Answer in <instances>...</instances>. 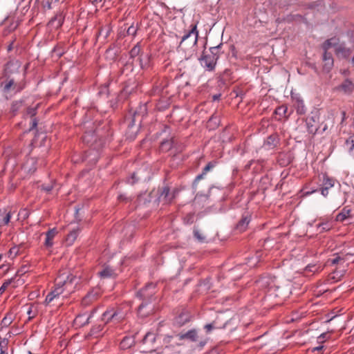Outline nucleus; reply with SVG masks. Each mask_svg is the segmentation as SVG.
Returning <instances> with one entry per match:
<instances>
[{
    "label": "nucleus",
    "mask_w": 354,
    "mask_h": 354,
    "mask_svg": "<svg viewBox=\"0 0 354 354\" xmlns=\"http://www.w3.org/2000/svg\"><path fill=\"white\" fill-rule=\"evenodd\" d=\"M197 24H191L190 29L182 37L177 48L178 52L184 53V57L187 59L196 53L199 34L197 30Z\"/></svg>",
    "instance_id": "obj_1"
},
{
    "label": "nucleus",
    "mask_w": 354,
    "mask_h": 354,
    "mask_svg": "<svg viewBox=\"0 0 354 354\" xmlns=\"http://www.w3.org/2000/svg\"><path fill=\"white\" fill-rule=\"evenodd\" d=\"M80 279L73 274L67 276L66 279H61L59 277L56 279L55 288L46 296L44 303L46 305L50 304L55 299L59 298L60 295L65 290L69 292L73 288V285H77Z\"/></svg>",
    "instance_id": "obj_2"
},
{
    "label": "nucleus",
    "mask_w": 354,
    "mask_h": 354,
    "mask_svg": "<svg viewBox=\"0 0 354 354\" xmlns=\"http://www.w3.org/2000/svg\"><path fill=\"white\" fill-rule=\"evenodd\" d=\"M127 312L120 307H110L102 315L101 321L104 324L122 323L127 317Z\"/></svg>",
    "instance_id": "obj_3"
},
{
    "label": "nucleus",
    "mask_w": 354,
    "mask_h": 354,
    "mask_svg": "<svg viewBox=\"0 0 354 354\" xmlns=\"http://www.w3.org/2000/svg\"><path fill=\"white\" fill-rule=\"evenodd\" d=\"M223 44L221 43L216 46L211 47L209 48L210 54L205 55L203 53L201 57L199 59L202 66L207 68L209 71L214 70L217 60L220 57V49L221 48Z\"/></svg>",
    "instance_id": "obj_4"
},
{
    "label": "nucleus",
    "mask_w": 354,
    "mask_h": 354,
    "mask_svg": "<svg viewBox=\"0 0 354 354\" xmlns=\"http://www.w3.org/2000/svg\"><path fill=\"white\" fill-rule=\"evenodd\" d=\"M306 127L308 133L310 134L312 137L317 133H319L321 128V133L324 132L328 128L326 124L321 123L320 117L317 113H315L306 118Z\"/></svg>",
    "instance_id": "obj_5"
},
{
    "label": "nucleus",
    "mask_w": 354,
    "mask_h": 354,
    "mask_svg": "<svg viewBox=\"0 0 354 354\" xmlns=\"http://www.w3.org/2000/svg\"><path fill=\"white\" fill-rule=\"evenodd\" d=\"M179 340L187 339L191 342H198L197 346L203 348L207 343V337H201L196 329H191L186 333H180L176 335Z\"/></svg>",
    "instance_id": "obj_6"
},
{
    "label": "nucleus",
    "mask_w": 354,
    "mask_h": 354,
    "mask_svg": "<svg viewBox=\"0 0 354 354\" xmlns=\"http://www.w3.org/2000/svg\"><path fill=\"white\" fill-rule=\"evenodd\" d=\"M156 293V284L153 283H147L144 288L140 289L136 293V296L142 300V301H151V303L157 302V297L155 296Z\"/></svg>",
    "instance_id": "obj_7"
},
{
    "label": "nucleus",
    "mask_w": 354,
    "mask_h": 354,
    "mask_svg": "<svg viewBox=\"0 0 354 354\" xmlns=\"http://www.w3.org/2000/svg\"><path fill=\"white\" fill-rule=\"evenodd\" d=\"M158 201L162 204H170L178 194V189H174L171 192L169 186H164L158 190Z\"/></svg>",
    "instance_id": "obj_8"
},
{
    "label": "nucleus",
    "mask_w": 354,
    "mask_h": 354,
    "mask_svg": "<svg viewBox=\"0 0 354 354\" xmlns=\"http://www.w3.org/2000/svg\"><path fill=\"white\" fill-rule=\"evenodd\" d=\"M192 319V313L187 309L183 308L176 313L173 320V325L177 328H180L191 322Z\"/></svg>",
    "instance_id": "obj_9"
},
{
    "label": "nucleus",
    "mask_w": 354,
    "mask_h": 354,
    "mask_svg": "<svg viewBox=\"0 0 354 354\" xmlns=\"http://www.w3.org/2000/svg\"><path fill=\"white\" fill-rule=\"evenodd\" d=\"M156 303H151V301H142L138 308V314L141 317H146L153 314L155 310V304Z\"/></svg>",
    "instance_id": "obj_10"
},
{
    "label": "nucleus",
    "mask_w": 354,
    "mask_h": 354,
    "mask_svg": "<svg viewBox=\"0 0 354 354\" xmlns=\"http://www.w3.org/2000/svg\"><path fill=\"white\" fill-rule=\"evenodd\" d=\"M101 296V290L99 288H93L82 299V305L88 306L96 301Z\"/></svg>",
    "instance_id": "obj_11"
},
{
    "label": "nucleus",
    "mask_w": 354,
    "mask_h": 354,
    "mask_svg": "<svg viewBox=\"0 0 354 354\" xmlns=\"http://www.w3.org/2000/svg\"><path fill=\"white\" fill-rule=\"evenodd\" d=\"M157 340V335L153 332H148L144 336L142 342L144 345L146 346V348L149 351H155L158 348L156 345Z\"/></svg>",
    "instance_id": "obj_12"
},
{
    "label": "nucleus",
    "mask_w": 354,
    "mask_h": 354,
    "mask_svg": "<svg viewBox=\"0 0 354 354\" xmlns=\"http://www.w3.org/2000/svg\"><path fill=\"white\" fill-rule=\"evenodd\" d=\"M352 52V49L347 48L344 43L339 44L335 49V53L339 59H348L351 55Z\"/></svg>",
    "instance_id": "obj_13"
},
{
    "label": "nucleus",
    "mask_w": 354,
    "mask_h": 354,
    "mask_svg": "<svg viewBox=\"0 0 354 354\" xmlns=\"http://www.w3.org/2000/svg\"><path fill=\"white\" fill-rule=\"evenodd\" d=\"M323 71L328 73L331 71L334 65V59L330 52H323L322 55Z\"/></svg>",
    "instance_id": "obj_14"
},
{
    "label": "nucleus",
    "mask_w": 354,
    "mask_h": 354,
    "mask_svg": "<svg viewBox=\"0 0 354 354\" xmlns=\"http://www.w3.org/2000/svg\"><path fill=\"white\" fill-rule=\"evenodd\" d=\"M251 221V216L248 212L242 215L241 218L237 223L235 229L239 232H243L246 230L248 226Z\"/></svg>",
    "instance_id": "obj_15"
},
{
    "label": "nucleus",
    "mask_w": 354,
    "mask_h": 354,
    "mask_svg": "<svg viewBox=\"0 0 354 354\" xmlns=\"http://www.w3.org/2000/svg\"><path fill=\"white\" fill-rule=\"evenodd\" d=\"M294 159V156L292 153L288 152H281L277 156L278 163L283 166L286 167L292 162Z\"/></svg>",
    "instance_id": "obj_16"
},
{
    "label": "nucleus",
    "mask_w": 354,
    "mask_h": 354,
    "mask_svg": "<svg viewBox=\"0 0 354 354\" xmlns=\"http://www.w3.org/2000/svg\"><path fill=\"white\" fill-rule=\"evenodd\" d=\"M64 18L65 15L63 12L59 11L57 12L56 15L49 21L48 25L57 29L62 26Z\"/></svg>",
    "instance_id": "obj_17"
},
{
    "label": "nucleus",
    "mask_w": 354,
    "mask_h": 354,
    "mask_svg": "<svg viewBox=\"0 0 354 354\" xmlns=\"http://www.w3.org/2000/svg\"><path fill=\"white\" fill-rule=\"evenodd\" d=\"M174 148H176V140L174 138L169 140H164L160 142L159 150L161 152L166 153Z\"/></svg>",
    "instance_id": "obj_18"
},
{
    "label": "nucleus",
    "mask_w": 354,
    "mask_h": 354,
    "mask_svg": "<svg viewBox=\"0 0 354 354\" xmlns=\"http://www.w3.org/2000/svg\"><path fill=\"white\" fill-rule=\"evenodd\" d=\"M337 89L343 91L346 94H351L354 91V83L349 79H346Z\"/></svg>",
    "instance_id": "obj_19"
},
{
    "label": "nucleus",
    "mask_w": 354,
    "mask_h": 354,
    "mask_svg": "<svg viewBox=\"0 0 354 354\" xmlns=\"http://www.w3.org/2000/svg\"><path fill=\"white\" fill-rule=\"evenodd\" d=\"M98 275L101 279H115L117 276L115 270L109 266H103L102 270L98 272Z\"/></svg>",
    "instance_id": "obj_20"
},
{
    "label": "nucleus",
    "mask_w": 354,
    "mask_h": 354,
    "mask_svg": "<svg viewBox=\"0 0 354 354\" xmlns=\"http://www.w3.org/2000/svg\"><path fill=\"white\" fill-rule=\"evenodd\" d=\"M168 86V80L167 79H162L158 81L154 84L152 92L153 95L162 94L164 92L165 88Z\"/></svg>",
    "instance_id": "obj_21"
},
{
    "label": "nucleus",
    "mask_w": 354,
    "mask_h": 354,
    "mask_svg": "<svg viewBox=\"0 0 354 354\" xmlns=\"http://www.w3.org/2000/svg\"><path fill=\"white\" fill-rule=\"evenodd\" d=\"M339 41V39L333 37L330 39H326L321 46L322 49L324 52H328L329 48L334 47L336 48L337 46H338Z\"/></svg>",
    "instance_id": "obj_22"
},
{
    "label": "nucleus",
    "mask_w": 354,
    "mask_h": 354,
    "mask_svg": "<svg viewBox=\"0 0 354 354\" xmlns=\"http://www.w3.org/2000/svg\"><path fill=\"white\" fill-rule=\"evenodd\" d=\"M351 213V209L348 206H346L337 214L335 221L338 222H344L346 218L352 217Z\"/></svg>",
    "instance_id": "obj_23"
},
{
    "label": "nucleus",
    "mask_w": 354,
    "mask_h": 354,
    "mask_svg": "<svg viewBox=\"0 0 354 354\" xmlns=\"http://www.w3.org/2000/svg\"><path fill=\"white\" fill-rule=\"evenodd\" d=\"M106 324L104 323L103 324H98L93 326L91 328L88 335L90 336L94 337H99L103 335L104 332L103 329Z\"/></svg>",
    "instance_id": "obj_24"
},
{
    "label": "nucleus",
    "mask_w": 354,
    "mask_h": 354,
    "mask_svg": "<svg viewBox=\"0 0 354 354\" xmlns=\"http://www.w3.org/2000/svg\"><path fill=\"white\" fill-rule=\"evenodd\" d=\"M279 143V138L278 134L272 133L267 138L264 145H267L269 148L273 149L277 147Z\"/></svg>",
    "instance_id": "obj_25"
},
{
    "label": "nucleus",
    "mask_w": 354,
    "mask_h": 354,
    "mask_svg": "<svg viewBox=\"0 0 354 354\" xmlns=\"http://www.w3.org/2000/svg\"><path fill=\"white\" fill-rule=\"evenodd\" d=\"M57 232L55 228L50 229L46 233V240L44 243L46 247L50 248L53 246V240L55 235L57 234Z\"/></svg>",
    "instance_id": "obj_26"
},
{
    "label": "nucleus",
    "mask_w": 354,
    "mask_h": 354,
    "mask_svg": "<svg viewBox=\"0 0 354 354\" xmlns=\"http://www.w3.org/2000/svg\"><path fill=\"white\" fill-rule=\"evenodd\" d=\"M292 98L294 102V106L297 109V113L300 115L304 114L306 109L303 100L299 97H294L292 96Z\"/></svg>",
    "instance_id": "obj_27"
},
{
    "label": "nucleus",
    "mask_w": 354,
    "mask_h": 354,
    "mask_svg": "<svg viewBox=\"0 0 354 354\" xmlns=\"http://www.w3.org/2000/svg\"><path fill=\"white\" fill-rule=\"evenodd\" d=\"M135 345V339L133 337L126 336L120 342V346L121 349L126 350Z\"/></svg>",
    "instance_id": "obj_28"
},
{
    "label": "nucleus",
    "mask_w": 354,
    "mask_h": 354,
    "mask_svg": "<svg viewBox=\"0 0 354 354\" xmlns=\"http://www.w3.org/2000/svg\"><path fill=\"white\" fill-rule=\"evenodd\" d=\"M11 218V213L6 209H0V226L8 225Z\"/></svg>",
    "instance_id": "obj_29"
},
{
    "label": "nucleus",
    "mask_w": 354,
    "mask_h": 354,
    "mask_svg": "<svg viewBox=\"0 0 354 354\" xmlns=\"http://www.w3.org/2000/svg\"><path fill=\"white\" fill-rule=\"evenodd\" d=\"M335 180L333 178L329 177L326 174L322 175V187L330 189L335 185Z\"/></svg>",
    "instance_id": "obj_30"
},
{
    "label": "nucleus",
    "mask_w": 354,
    "mask_h": 354,
    "mask_svg": "<svg viewBox=\"0 0 354 354\" xmlns=\"http://www.w3.org/2000/svg\"><path fill=\"white\" fill-rule=\"evenodd\" d=\"M80 232V229L77 227L76 229H73L71 230L66 236V241L68 245H72L75 241L76 240L79 232Z\"/></svg>",
    "instance_id": "obj_31"
},
{
    "label": "nucleus",
    "mask_w": 354,
    "mask_h": 354,
    "mask_svg": "<svg viewBox=\"0 0 354 354\" xmlns=\"http://www.w3.org/2000/svg\"><path fill=\"white\" fill-rule=\"evenodd\" d=\"M150 59L151 55L149 54H147L145 56H143L142 54L140 55L138 59L141 68L145 69L148 68L150 66Z\"/></svg>",
    "instance_id": "obj_32"
},
{
    "label": "nucleus",
    "mask_w": 354,
    "mask_h": 354,
    "mask_svg": "<svg viewBox=\"0 0 354 354\" xmlns=\"http://www.w3.org/2000/svg\"><path fill=\"white\" fill-rule=\"evenodd\" d=\"M23 100H17L12 102L10 107V112L13 116L16 115L18 111L24 107Z\"/></svg>",
    "instance_id": "obj_33"
},
{
    "label": "nucleus",
    "mask_w": 354,
    "mask_h": 354,
    "mask_svg": "<svg viewBox=\"0 0 354 354\" xmlns=\"http://www.w3.org/2000/svg\"><path fill=\"white\" fill-rule=\"evenodd\" d=\"M15 319V315L12 312H8L6 313V316L3 318L1 321V326L2 327H8L13 322Z\"/></svg>",
    "instance_id": "obj_34"
},
{
    "label": "nucleus",
    "mask_w": 354,
    "mask_h": 354,
    "mask_svg": "<svg viewBox=\"0 0 354 354\" xmlns=\"http://www.w3.org/2000/svg\"><path fill=\"white\" fill-rule=\"evenodd\" d=\"M287 111H288V107L286 105H282V106H278L275 109L274 113L275 115H279L280 118H278L277 120H281V117H284L286 119L288 118L289 115H286Z\"/></svg>",
    "instance_id": "obj_35"
},
{
    "label": "nucleus",
    "mask_w": 354,
    "mask_h": 354,
    "mask_svg": "<svg viewBox=\"0 0 354 354\" xmlns=\"http://www.w3.org/2000/svg\"><path fill=\"white\" fill-rule=\"evenodd\" d=\"M141 47L140 43L134 46L129 52L130 58H135L136 57L140 56Z\"/></svg>",
    "instance_id": "obj_36"
},
{
    "label": "nucleus",
    "mask_w": 354,
    "mask_h": 354,
    "mask_svg": "<svg viewBox=\"0 0 354 354\" xmlns=\"http://www.w3.org/2000/svg\"><path fill=\"white\" fill-rule=\"evenodd\" d=\"M332 222L326 221L325 222L319 223L317 225V228H322L320 232L328 231L332 228Z\"/></svg>",
    "instance_id": "obj_37"
},
{
    "label": "nucleus",
    "mask_w": 354,
    "mask_h": 354,
    "mask_svg": "<svg viewBox=\"0 0 354 354\" xmlns=\"http://www.w3.org/2000/svg\"><path fill=\"white\" fill-rule=\"evenodd\" d=\"M329 189H326V188H324V187H321L319 188V189H313V190H311V191L306 192L304 193V195H305V196H308V195H310V194H313V193H315V192H317V191H320V192H321L322 195L323 196H324V197H326V196L328 195V194H329Z\"/></svg>",
    "instance_id": "obj_38"
},
{
    "label": "nucleus",
    "mask_w": 354,
    "mask_h": 354,
    "mask_svg": "<svg viewBox=\"0 0 354 354\" xmlns=\"http://www.w3.org/2000/svg\"><path fill=\"white\" fill-rule=\"evenodd\" d=\"M346 145H349V153L354 156V135L350 136L346 141Z\"/></svg>",
    "instance_id": "obj_39"
},
{
    "label": "nucleus",
    "mask_w": 354,
    "mask_h": 354,
    "mask_svg": "<svg viewBox=\"0 0 354 354\" xmlns=\"http://www.w3.org/2000/svg\"><path fill=\"white\" fill-rule=\"evenodd\" d=\"M320 269H321V266H317L315 264H313V265L309 264L306 267L305 272L306 273H308V272L315 273V272H319L320 270Z\"/></svg>",
    "instance_id": "obj_40"
},
{
    "label": "nucleus",
    "mask_w": 354,
    "mask_h": 354,
    "mask_svg": "<svg viewBox=\"0 0 354 354\" xmlns=\"http://www.w3.org/2000/svg\"><path fill=\"white\" fill-rule=\"evenodd\" d=\"M195 214L193 212L187 214L183 218V222L185 224H192L194 222Z\"/></svg>",
    "instance_id": "obj_41"
},
{
    "label": "nucleus",
    "mask_w": 354,
    "mask_h": 354,
    "mask_svg": "<svg viewBox=\"0 0 354 354\" xmlns=\"http://www.w3.org/2000/svg\"><path fill=\"white\" fill-rule=\"evenodd\" d=\"M217 164V161L212 160L209 162L206 166L203 169L202 172H203V174H207L208 171H209L211 169L214 168Z\"/></svg>",
    "instance_id": "obj_42"
},
{
    "label": "nucleus",
    "mask_w": 354,
    "mask_h": 354,
    "mask_svg": "<svg viewBox=\"0 0 354 354\" xmlns=\"http://www.w3.org/2000/svg\"><path fill=\"white\" fill-rule=\"evenodd\" d=\"M206 174H203V172L197 175L192 182V187L194 189H196L199 181L205 178Z\"/></svg>",
    "instance_id": "obj_43"
},
{
    "label": "nucleus",
    "mask_w": 354,
    "mask_h": 354,
    "mask_svg": "<svg viewBox=\"0 0 354 354\" xmlns=\"http://www.w3.org/2000/svg\"><path fill=\"white\" fill-rule=\"evenodd\" d=\"M138 29V25L134 26V24H133L127 28V34L128 35H132L133 37H135L137 33Z\"/></svg>",
    "instance_id": "obj_44"
},
{
    "label": "nucleus",
    "mask_w": 354,
    "mask_h": 354,
    "mask_svg": "<svg viewBox=\"0 0 354 354\" xmlns=\"http://www.w3.org/2000/svg\"><path fill=\"white\" fill-rule=\"evenodd\" d=\"M86 317H87V316H86V315H85V314H83V315H77V316L75 317V320H74L75 324L77 326H78L81 327L82 326H80V323H84V322H85V319H86Z\"/></svg>",
    "instance_id": "obj_45"
},
{
    "label": "nucleus",
    "mask_w": 354,
    "mask_h": 354,
    "mask_svg": "<svg viewBox=\"0 0 354 354\" xmlns=\"http://www.w3.org/2000/svg\"><path fill=\"white\" fill-rule=\"evenodd\" d=\"M14 84L15 81L13 79H10L8 81L6 82L3 85V91L8 92Z\"/></svg>",
    "instance_id": "obj_46"
},
{
    "label": "nucleus",
    "mask_w": 354,
    "mask_h": 354,
    "mask_svg": "<svg viewBox=\"0 0 354 354\" xmlns=\"http://www.w3.org/2000/svg\"><path fill=\"white\" fill-rule=\"evenodd\" d=\"M39 104H37L35 107H28L26 109V114L29 115L31 118H33L37 114V109Z\"/></svg>",
    "instance_id": "obj_47"
},
{
    "label": "nucleus",
    "mask_w": 354,
    "mask_h": 354,
    "mask_svg": "<svg viewBox=\"0 0 354 354\" xmlns=\"http://www.w3.org/2000/svg\"><path fill=\"white\" fill-rule=\"evenodd\" d=\"M111 31V28L107 26V27H105V28H102L100 30H99V36H101V35H103L104 38H106L109 34Z\"/></svg>",
    "instance_id": "obj_48"
},
{
    "label": "nucleus",
    "mask_w": 354,
    "mask_h": 354,
    "mask_svg": "<svg viewBox=\"0 0 354 354\" xmlns=\"http://www.w3.org/2000/svg\"><path fill=\"white\" fill-rule=\"evenodd\" d=\"M96 312V308H94L93 309L91 312H90V314L89 315H88L86 317V319H85V322L84 323H80V326H85V325H87L90 323V319L91 318L93 317V314Z\"/></svg>",
    "instance_id": "obj_49"
},
{
    "label": "nucleus",
    "mask_w": 354,
    "mask_h": 354,
    "mask_svg": "<svg viewBox=\"0 0 354 354\" xmlns=\"http://www.w3.org/2000/svg\"><path fill=\"white\" fill-rule=\"evenodd\" d=\"M19 252V248L17 246L12 247L9 250L10 256L12 257V258L16 257Z\"/></svg>",
    "instance_id": "obj_50"
},
{
    "label": "nucleus",
    "mask_w": 354,
    "mask_h": 354,
    "mask_svg": "<svg viewBox=\"0 0 354 354\" xmlns=\"http://www.w3.org/2000/svg\"><path fill=\"white\" fill-rule=\"evenodd\" d=\"M35 308L34 306V305L32 304H30L28 306V309L27 310V314L28 315V319H31L32 318H33L35 315V313L33 312V308Z\"/></svg>",
    "instance_id": "obj_51"
},
{
    "label": "nucleus",
    "mask_w": 354,
    "mask_h": 354,
    "mask_svg": "<svg viewBox=\"0 0 354 354\" xmlns=\"http://www.w3.org/2000/svg\"><path fill=\"white\" fill-rule=\"evenodd\" d=\"M138 180V178H137L136 173H133L131 177L128 178L127 183L133 185L137 183Z\"/></svg>",
    "instance_id": "obj_52"
},
{
    "label": "nucleus",
    "mask_w": 354,
    "mask_h": 354,
    "mask_svg": "<svg viewBox=\"0 0 354 354\" xmlns=\"http://www.w3.org/2000/svg\"><path fill=\"white\" fill-rule=\"evenodd\" d=\"M100 94L106 93L107 95L109 93V84H104V86H101Z\"/></svg>",
    "instance_id": "obj_53"
},
{
    "label": "nucleus",
    "mask_w": 354,
    "mask_h": 354,
    "mask_svg": "<svg viewBox=\"0 0 354 354\" xmlns=\"http://www.w3.org/2000/svg\"><path fill=\"white\" fill-rule=\"evenodd\" d=\"M41 189L46 192H50L53 188V186L52 185H42L41 186Z\"/></svg>",
    "instance_id": "obj_54"
},
{
    "label": "nucleus",
    "mask_w": 354,
    "mask_h": 354,
    "mask_svg": "<svg viewBox=\"0 0 354 354\" xmlns=\"http://www.w3.org/2000/svg\"><path fill=\"white\" fill-rule=\"evenodd\" d=\"M138 115V114L137 111H134L132 115V117H131V121L129 122V124H128L129 127L134 125L136 118Z\"/></svg>",
    "instance_id": "obj_55"
},
{
    "label": "nucleus",
    "mask_w": 354,
    "mask_h": 354,
    "mask_svg": "<svg viewBox=\"0 0 354 354\" xmlns=\"http://www.w3.org/2000/svg\"><path fill=\"white\" fill-rule=\"evenodd\" d=\"M38 124V120L36 118H33L32 120V124L29 129V131H31L34 129H35Z\"/></svg>",
    "instance_id": "obj_56"
},
{
    "label": "nucleus",
    "mask_w": 354,
    "mask_h": 354,
    "mask_svg": "<svg viewBox=\"0 0 354 354\" xmlns=\"http://www.w3.org/2000/svg\"><path fill=\"white\" fill-rule=\"evenodd\" d=\"M204 328L207 333H209L213 328H214V326L213 323H211L206 324Z\"/></svg>",
    "instance_id": "obj_57"
},
{
    "label": "nucleus",
    "mask_w": 354,
    "mask_h": 354,
    "mask_svg": "<svg viewBox=\"0 0 354 354\" xmlns=\"http://www.w3.org/2000/svg\"><path fill=\"white\" fill-rule=\"evenodd\" d=\"M230 74V70H225L221 77V81H225V76H228Z\"/></svg>",
    "instance_id": "obj_58"
},
{
    "label": "nucleus",
    "mask_w": 354,
    "mask_h": 354,
    "mask_svg": "<svg viewBox=\"0 0 354 354\" xmlns=\"http://www.w3.org/2000/svg\"><path fill=\"white\" fill-rule=\"evenodd\" d=\"M53 52L54 53H56L57 57H61L63 54V52L60 50V49L57 48V47H55Z\"/></svg>",
    "instance_id": "obj_59"
},
{
    "label": "nucleus",
    "mask_w": 354,
    "mask_h": 354,
    "mask_svg": "<svg viewBox=\"0 0 354 354\" xmlns=\"http://www.w3.org/2000/svg\"><path fill=\"white\" fill-rule=\"evenodd\" d=\"M58 0H46V6L48 9H51V5L53 3L57 2Z\"/></svg>",
    "instance_id": "obj_60"
},
{
    "label": "nucleus",
    "mask_w": 354,
    "mask_h": 354,
    "mask_svg": "<svg viewBox=\"0 0 354 354\" xmlns=\"http://www.w3.org/2000/svg\"><path fill=\"white\" fill-rule=\"evenodd\" d=\"M89 136H93V133H86L83 136V140L86 142H90L91 140L88 139Z\"/></svg>",
    "instance_id": "obj_61"
},
{
    "label": "nucleus",
    "mask_w": 354,
    "mask_h": 354,
    "mask_svg": "<svg viewBox=\"0 0 354 354\" xmlns=\"http://www.w3.org/2000/svg\"><path fill=\"white\" fill-rule=\"evenodd\" d=\"M341 260V258L339 257H337L335 259H333L331 260V263L332 264H337L338 263V262Z\"/></svg>",
    "instance_id": "obj_62"
},
{
    "label": "nucleus",
    "mask_w": 354,
    "mask_h": 354,
    "mask_svg": "<svg viewBox=\"0 0 354 354\" xmlns=\"http://www.w3.org/2000/svg\"><path fill=\"white\" fill-rule=\"evenodd\" d=\"M328 336V334L326 333H324L322 334H321L318 339L320 340V341H323L326 337Z\"/></svg>",
    "instance_id": "obj_63"
},
{
    "label": "nucleus",
    "mask_w": 354,
    "mask_h": 354,
    "mask_svg": "<svg viewBox=\"0 0 354 354\" xmlns=\"http://www.w3.org/2000/svg\"><path fill=\"white\" fill-rule=\"evenodd\" d=\"M207 354H218V348H214L211 351H209Z\"/></svg>",
    "instance_id": "obj_64"
}]
</instances>
